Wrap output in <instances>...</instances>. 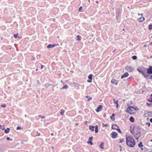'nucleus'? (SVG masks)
<instances>
[{"instance_id":"f257e3e1","label":"nucleus","mask_w":152,"mask_h":152,"mask_svg":"<svg viewBox=\"0 0 152 152\" xmlns=\"http://www.w3.org/2000/svg\"><path fill=\"white\" fill-rule=\"evenodd\" d=\"M126 143L127 145L130 147H133L135 144V142L132 137L126 135Z\"/></svg>"},{"instance_id":"f03ea898","label":"nucleus","mask_w":152,"mask_h":152,"mask_svg":"<svg viewBox=\"0 0 152 152\" xmlns=\"http://www.w3.org/2000/svg\"><path fill=\"white\" fill-rule=\"evenodd\" d=\"M141 133L140 131L137 132L136 134L134 135V136L136 139L138 140V139L141 137Z\"/></svg>"},{"instance_id":"7ed1b4c3","label":"nucleus","mask_w":152,"mask_h":152,"mask_svg":"<svg viewBox=\"0 0 152 152\" xmlns=\"http://www.w3.org/2000/svg\"><path fill=\"white\" fill-rule=\"evenodd\" d=\"M125 69L127 71L131 72L133 70L134 68L131 66H127L125 67Z\"/></svg>"},{"instance_id":"20e7f679","label":"nucleus","mask_w":152,"mask_h":152,"mask_svg":"<svg viewBox=\"0 0 152 152\" xmlns=\"http://www.w3.org/2000/svg\"><path fill=\"white\" fill-rule=\"evenodd\" d=\"M147 73L149 74H152V66H149L147 69Z\"/></svg>"},{"instance_id":"39448f33","label":"nucleus","mask_w":152,"mask_h":152,"mask_svg":"<svg viewBox=\"0 0 152 152\" xmlns=\"http://www.w3.org/2000/svg\"><path fill=\"white\" fill-rule=\"evenodd\" d=\"M112 137L113 138H115L117 135V133L114 132H112L111 134Z\"/></svg>"},{"instance_id":"423d86ee","label":"nucleus","mask_w":152,"mask_h":152,"mask_svg":"<svg viewBox=\"0 0 152 152\" xmlns=\"http://www.w3.org/2000/svg\"><path fill=\"white\" fill-rule=\"evenodd\" d=\"M132 106H129V107L127 108V110L126 111V112L128 113H129L130 114H131V113H130V112H132L133 111L132 110Z\"/></svg>"},{"instance_id":"0eeeda50","label":"nucleus","mask_w":152,"mask_h":152,"mask_svg":"<svg viewBox=\"0 0 152 152\" xmlns=\"http://www.w3.org/2000/svg\"><path fill=\"white\" fill-rule=\"evenodd\" d=\"M102 107V105H99L98 106V107L96 109V111L97 112H99L101 110V109Z\"/></svg>"},{"instance_id":"6e6552de","label":"nucleus","mask_w":152,"mask_h":152,"mask_svg":"<svg viewBox=\"0 0 152 152\" xmlns=\"http://www.w3.org/2000/svg\"><path fill=\"white\" fill-rule=\"evenodd\" d=\"M111 82L113 84H115V85H117L118 84V82L116 80L114 79H112L111 80Z\"/></svg>"},{"instance_id":"1a4fd4ad","label":"nucleus","mask_w":152,"mask_h":152,"mask_svg":"<svg viewBox=\"0 0 152 152\" xmlns=\"http://www.w3.org/2000/svg\"><path fill=\"white\" fill-rule=\"evenodd\" d=\"M129 75V74L127 72H126L123 75L121 76V78H124L127 77Z\"/></svg>"},{"instance_id":"9d476101","label":"nucleus","mask_w":152,"mask_h":152,"mask_svg":"<svg viewBox=\"0 0 152 152\" xmlns=\"http://www.w3.org/2000/svg\"><path fill=\"white\" fill-rule=\"evenodd\" d=\"M118 127V126L115 124H113L112 127V128L114 129H116Z\"/></svg>"},{"instance_id":"9b49d317","label":"nucleus","mask_w":152,"mask_h":152,"mask_svg":"<svg viewBox=\"0 0 152 152\" xmlns=\"http://www.w3.org/2000/svg\"><path fill=\"white\" fill-rule=\"evenodd\" d=\"M139 72L141 73L142 75L145 76V75L146 73L144 69H142L141 71H139Z\"/></svg>"},{"instance_id":"f8f14e48","label":"nucleus","mask_w":152,"mask_h":152,"mask_svg":"<svg viewBox=\"0 0 152 152\" xmlns=\"http://www.w3.org/2000/svg\"><path fill=\"white\" fill-rule=\"evenodd\" d=\"M113 100L114 101L113 102L114 103H115L116 104V107L117 108H118V100L117 101H116L115 99H113Z\"/></svg>"},{"instance_id":"ddd939ff","label":"nucleus","mask_w":152,"mask_h":152,"mask_svg":"<svg viewBox=\"0 0 152 152\" xmlns=\"http://www.w3.org/2000/svg\"><path fill=\"white\" fill-rule=\"evenodd\" d=\"M120 12H116V18L117 19H118L119 18V15H120Z\"/></svg>"},{"instance_id":"4468645a","label":"nucleus","mask_w":152,"mask_h":152,"mask_svg":"<svg viewBox=\"0 0 152 152\" xmlns=\"http://www.w3.org/2000/svg\"><path fill=\"white\" fill-rule=\"evenodd\" d=\"M104 143L103 142H102L100 145V147L102 149H103L104 148Z\"/></svg>"},{"instance_id":"2eb2a0df","label":"nucleus","mask_w":152,"mask_h":152,"mask_svg":"<svg viewBox=\"0 0 152 152\" xmlns=\"http://www.w3.org/2000/svg\"><path fill=\"white\" fill-rule=\"evenodd\" d=\"M94 128L95 127L93 126H89V129H90L92 131H94Z\"/></svg>"},{"instance_id":"dca6fc26","label":"nucleus","mask_w":152,"mask_h":152,"mask_svg":"<svg viewBox=\"0 0 152 152\" xmlns=\"http://www.w3.org/2000/svg\"><path fill=\"white\" fill-rule=\"evenodd\" d=\"M10 129L9 128H7L6 129H5L4 132L5 133H8L10 131Z\"/></svg>"},{"instance_id":"f3484780","label":"nucleus","mask_w":152,"mask_h":152,"mask_svg":"<svg viewBox=\"0 0 152 152\" xmlns=\"http://www.w3.org/2000/svg\"><path fill=\"white\" fill-rule=\"evenodd\" d=\"M129 120L131 122H133L134 121V119L133 117L131 116L129 118Z\"/></svg>"},{"instance_id":"a211bd4d","label":"nucleus","mask_w":152,"mask_h":152,"mask_svg":"<svg viewBox=\"0 0 152 152\" xmlns=\"http://www.w3.org/2000/svg\"><path fill=\"white\" fill-rule=\"evenodd\" d=\"M138 146L140 148H141L143 146V145H142V142H140L138 145Z\"/></svg>"},{"instance_id":"6ab92c4d","label":"nucleus","mask_w":152,"mask_h":152,"mask_svg":"<svg viewBox=\"0 0 152 152\" xmlns=\"http://www.w3.org/2000/svg\"><path fill=\"white\" fill-rule=\"evenodd\" d=\"M144 77L146 78V79H150V75H148V73L147 74H146L145 75V76Z\"/></svg>"},{"instance_id":"aec40b11","label":"nucleus","mask_w":152,"mask_h":152,"mask_svg":"<svg viewBox=\"0 0 152 152\" xmlns=\"http://www.w3.org/2000/svg\"><path fill=\"white\" fill-rule=\"evenodd\" d=\"M68 88V86L67 85H66L65 86H64L61 89H66Z\"/></svg>"},{"instance_id":"412c9836","label":"nucleus","mask_w":152,"mask_h":152,"mask_svg":"<svg viewBox=\"0 0 152 152\" xmlns=\"http://www.w3.org/2000/svg\"><path fill=\"white\" fill-rule=\"evenodd\" d=\"M95 131L96 133H97L98 132V126L97 125H96L95 126Z\"/></svg>"},{"instance_id":"4be33fe9","label":"nucleus","mask_w":152,"mask_h":152,"mask_svg":"<svg viewBox=\"0 0 152 152\" xmlns=\"http://www.w3.org/2000/svg\"><path fill=\"white\" fill-rule=\"evenodd\" d=\"M140 22H142L145 20V18L144 17H141L140 18Z\"/></svg>"},{"instance_id":"5701e85b","label":"nucleus","mask_w":152,"mask_h":152,"mask_svg":"<svg viewBox=\"0 0 152 152\" xmlns=\"http://www.w3.org/2000/svg\"><path fill=\"white\" fill-rule=\"evenodd\" d=\"M115 115L114 113H113L112 115H111L110 117V118L111 119L113 120H115V118H113V117H114Z\"/></svg>"},{"instance_id":"b1692460","label":"nucleus","mask_w":152,"mask_h":152,"mask_svg":"<svg viewBox=\"0 0 152 152\" xmlns=\"http://www.w3.org/2000/svg\"><path fill=\"white\" fill-rule=\"evenodd\" d=\"M92 75L90 74L88 76V78L89 80H91L92 79Z\"/></svg>"},{"instance_id":"393cba45","label":"nucleus","mask_w":152,"mask_h":152,"mask_svg":"<svg viewBox=\"0 0 152 152\" xmlns=\"http://www.w3.org/2000/svg\"><path fill=\"white\" fill-rule=\"evenodd\" d=\"M77 40L78 41H80L81 40V39H80V36L79 35H78L77 36Z\"/></svg>"},{"instance_id":"a878e982","label":"nucleus","mask_w":152,"mask_h":152,"mask_svg":"<svg viewBox=\"0 0 152 152\" xmlns=\"http://www.w3.org/2000/svg\"><path fill=\"white\" fill-rule=\"evenodd\" d=\"M124 141V140L123 138H122L121 139L119 140L118 141V142L119 143H121V142H123Z\"/></svg>"},{"instance_id":"bb28decb","label":"nucleus","mask_w":152,"mask_h":152,"mask_svg":"<svg viewBox=\"0 0 152 152\" xmlns=\"http://www.w3.org/2000/svg\"><path fill=\"white\" fill-rule=\"evenodd\" d=\"M116 130L118 131V132L119 133H121V134L122 133V132L121 131V130H120V129L118 128L117 129H116Z\"/></svg>"},{"instance_id":"cd10ccee","label":"nucleus","mask_w":152,"mask_h":152,"mask_svg":"<svg viewBox=\"0 0 152 152\" xmlns=\"http://www.w3.org/2000/svg\"><path fill=\"white\" fill-rule=\"evenodd\" d=\"M64 112H65V111L64 110H62L60 112V114L61 115H62L64 114Z\"/></svg>"},{"instance_id":"c85d7f7f","label":"nucleus","mask_w":152,"mask_h":152,"mask_svg":"<svg viewBox=\"0 0 152 152\" xmlns=\"http://www.w3.org/2000/svg\"><path fill=\"white\" fill-rule=\"evenodd\" d=\"M148 28L149 30H151L152 29V24L150 25L149 26Z\"/></svg>"},{"instance_id":"c756f323","label":"nucleus","mask_w":152,"mask_h":152,"mask_svg":"<svg viewBox=\"0 0 152 152\" xmlns=\"http://www.w3.org/2000/svg\"><path fill=\"white\" fill-rule=\"evenodd\" d=\"M132 58L134 60H136L137 58V57L136 56H134L132 57Z\"/></svg>"},{"instance_id":"7c9ffc66","label":"nucleus","mask_w":152,"mask_h":152,"mask_svg":"<svg viewBox=\"0 0 152 152\" xmlns=\"http://www.w3.org/2000/svg\"><path fill=\"white\" fill-rule=\"evenodd\" d=\"M18 35V34L17 33L16 34H14V37L15 38H17V36Z\"/></svg>"},{"instance_id":"2f4dec72","label":"nucleus","mask_w":152,"mask_h":152,"mask_svg":"<svg viewBox=\"0 0 152 152\" xmlns=\"http://www.w3.org/2000/svg\"><path fill=\"white\" fill-rule=\"evenodd\" d=\"M0 129H2V130H5V128L4 127H2V126L0 125Z\"/></svg>"},{"instance_id":"473e14b6","label":"nucleus","mask_w":152,"mask_h":152,"mask_svg":"<svg viewBox=\"0 0 152 152\" xmlns=\"http://www.w3.org/2000/svg\"><path fill=\"white\" fill-rule=\"evenodd\" d=\"M51 47H52V45L50 44L48 45L47 46V48H50Z\"/></svg>"},{"instance_id":"72a5a7b5","label":"nucleus","mask_w":152,"mask_h":152,"mask_svg":"<svg viewBox=\"0 0 152 152\" xmlns=\"http://www.w3.org/2000/svg\"><path fill=\"white\" fill-rule=\"evenodd\" d=\"M87 143H90L91 145H93V142H92V141H88Z\"/></svg>"},{"instance_id":"f704fd0d","label":"nucleus","mask_w":152,"mask_h":152,"mask_svg":"<svg viewBox=\"0 0 152 152\" xmlns=\"http://www.w3.org/2000/svg\"><path fill=\"white\" fill-rule=\"evenodd\" d=\"M45 87L46 88H47L48 87H49V85H48V84L47 83V84H46L45 86Z\"/></svg>"},{"instance_id":"c9c22d12","label":"nucleus","mask_w":152,"mask_h":152,"mask_svg":"<svg viewBox=\"0 0 152 152\" xmlns=\"http://www.w3.org/2000/svg\"><path fill=\"white\" fill-rule=\"evenodd\" d=\"M93 137L92 136L89 137V141H92V140H93Z\"/></svg>"},{"instance_id":"e433bc0d","label":"nucleus","mask_w":152,"mask_h":152,"mask_svg":"<svg viewBox=\"0 0 152 152\" xmlns=\"http://www.w3.org/2000/svg\"><path fill=\"white\" fill-rule=\"evenodd\" d=\"M148 101L149 102H152V99L151 98L150 99H148Z\"/></svg>"},{"instance_id":"4c0bfd02","label":"nucleus","mask_w":152,"mask_h":152,"mask_svg":"<svg viewBox=\"0 0 152 152\" xmlns=\"http://www.w3.org/2000/svg\"><path fill=\"white\" fill-rule=\"evenodd\" d=\"M137 70L139 72V71H141L142 69H141L140 68L138 67L137 68Z\"/></svg>"},{"instance_id":"58836bf2","label":"nucleus","mask_w":152,"mask_h":152,"mask_svg":"<svg viewBox=\"0 0 152 152\" xmlns=\"http://www.w3.org/2000/svg\"><path fill=\"white\" fill-rule=\"evenodd\" d=\"M91 99H92V97H90L89 98H88V99L87 100V101H88V102H89Z\"/></svg>"},{"instance_id":"ea45409f","label":"nucleus","mask_w":152,"mask_h":152,"mask_svg":"<svg viewBox=\"0 0 152 152\" xmlns=\"http://www.w3.org/2000/svg\"><path fill=\"white\" fill-rule=\"evenodd\" d=\"M102 125H104V126L105 127H108V125L107 124H104V123L102 124Z\"/></svg>"},{"instance_id":"a19ab883","label":"nucleus","mask_w":152,"mask_h":152,"mask_svg":"<svg viewBox=\"0 0 152 152\" xmlns=\"http://www.w3.org/2000/svg\"><path fill=\"white\" fill-rule=\"evenodd\" d=\"M1 106L3 107H5L6 106V105H5V104H1Z\"/></svg>"},{"instance_id":"79ce46f5","label":"nucleus","mask_w":152,"mask_h":152,"mask_svg":"<svg viewBox=\"0 0 152 152\" xmlns=\"http://www.w3.org/2000/svg\"><path fill=\"white\" fill-rule=\"evenodd\" d=\"M57 45L53 44V45H52V47L53 48V47H55V46H56Z\"/></svg>"},{"instance_id":"37998d69","label":"nucleus","mask_w":152,"mask_h":152,"mask_svg":"<svg viewBox=\"0 0 152 152\" xmlns=\"http://www.w3.org/2000/svg\"><path fill=\"white\" fill-rule=\"evenodd\" d=\"M146 124L148 125V126H149L151 124L149 122H147L146 123Z\"/></svg>"},{"instance_id":"c03bdc74","label":"nucleus","mask_w":152,"mask_h":152,"mask_svg":"<svg viewBox=\"0 0 152 152\" xmlns=\"http://www.w3.org/2000/svg\"><path fill=\"white\" fill-rule=\"evenodd\" d=\"M21 129V128L20 127V126H18L17 127V130H18V129Z\"/></svg>"},{"instance_id":"a18cd8bd","label":"nucleus","mask_w":152,"mask_h":152,"mask_svg":"<svg viewBox=\"0 0 152 152\" xmlns=\"http://www.w3.org/2000/svg\"><path fill=\"white\" fill-rule=\"evenodd\" d=\"M7 140H12V139H10L9 137H7Z\"/></svg>"},{"instance_id":"49530a36","label":"nucleus","mask_w":152,"mask_h":152,"mask_svg":"<svg viewBox=\"0 0 152 152\" xmlns=\"http://www.w3.org/2000/svg\"><path fill=\"white\" fill-rule=\"evenodd\" d=\"M37 84H38V85L39 86H40V81L38 80L37 81Z\"/></svg>"},{"instance_id":"de8ad7c7","label":"nucleus","mask_w":152,"mask_h":152,"mask_svg":"<svg viewBox=\"0 0 152 152\" xmlns=\"http://www.w3.org/2000/svg\"><path fill=\"white\" fill-rule=\"evenodd\" d=\"M87 82L88 83H90L92 82V80H87Z\"/></svg>"},{"instance_id":"09e8293b","label":"nucleus","mask_w":152,"mask_h":152,"mask_svg":"<svg viewBox=\"0 0 152 152\" xmlns=\"http://www.w3.org/2000/svg\"><path fill=\"white\" fill-rule=\"evenodd\" d=\"M82 7H80L79 9V10L80 11H81V10L82 9Z\"/></svg>"},{"instance_id":"8fccbe9b","label":"nucleus","mask_w":152,"mask_h":152,"mask_svg":"<svg viewBox=\"0 0 152 152\" xmlns=\"http://www.w3.org/2000/svg\"><path fill=\"white\" fill-rule=\"evenodd\" d=\"M147 105L148 106H150V105H152V104L151 103H150V104H149L148 103H147Z\"/></svg>"},{"instance_id":"3c124183","label":"nucleus","mask_w":152,"mask_h":152,"mask_svg":"<svg viewBox=\"0 0 152 152\" xmlns=\"http://www.w3.org/2000/svg\"><path fill=\"white\" fill-rule=\"evenodd\" d=\"M148 114L150 115L151 114V115H152V112H149L148 113Z\"/></svg>"},{"instance_id":"603ef678","label":"nucleus","mask_w":152,"mask_h":152,"mask_svg":"<svg viewBox=\"0 0 152 152\" xmlns=\"http://www.w3.org/2000/svg\"><path fill=\"white\" fill-rule=\"evenodd\" d=\"M130 79H131V77H129L127 78V80L129 81L130 80Z\"/></svg>"},{"instance_id":"864d4df0","label":"nucleus","mask_w":152,"mask_h":152,"mask_svg":"<svg viewBox=\"0 0 152 152\" xmlns=\"http://www.w3.org/2000/svg\"><path fill=\"white\" fill-rule=\"evenodd\" d=\"M35 58L34 57H32L31 58V60H34Z\"/></svg>"},{"instance_id":"5fc2aeb1","label":"nucleus","mask_w":152,"mask_h":152,"mask_svg":"<svg viewBox=\"0 0 152 152\" xmlns=\"http://www.w3.org/2000/svg\"><path fill=\"white\" fill-rule=\"evenodd\" d=\"M82 111H81V110H79V111H78V113H79V114H81L82 113Z\"/></svg>"},{"instance_id":"6e6d98bb","label":"nucleus","mask_w":152,"mask_h":152,"mask_svg":"<svg viewBox=\"0 0 152 152\" xmlns=\"http://www.w3.org/2000/svg\"><path fill=\"white\" fill-rule=\"evenodd\" d=\"M150 121L151 123H152V118H151L150 119Z\"/></svg>"},{"instance_id":"4d7b16f0","label":"nucleus","mask_w":152,"mask_h":152,"mask_svg":"<svg viewBox=\"0 0 152 152\" xmlns=\"http://www.w3.org/2000/svg\"><path fill=\"white\" fill-rule=\"evenodd\" d=\"M43 67H44V66L43 65H42L41 66V69H42L43 68Z\"/></svg>"},{"instance_id":"13d9d810","label":"nucleus","mask_w":152,"mask_h":152,"mask_svg":"<svg viewBox=\"0 0 152 152\" xmlns=\"http://www.w3.org/2000/svg\"><path fill=\"white\" fill-rule=\"evenodd\" d=\"M130 131H131V132L132 133V134H133L134 133L132 132V130L131 129H130Z\"/></svg>"},{"instance_id":"bf43d9fd","label":"nucleus","mask_w":152,"mask_h":152,"mask_svg":"<svg viewBox=\"0 0 152 152\" xmlns=\"http://www.w3.org/2000/svg\"><path fill=\"white\" fill-rule=\"evenodd\" d=\"M40 135V133H38V134L36 135V136H39Z\"/></svg>"},{"instance_id":"052dcab7","label":"nucleus","mask_w":152,"mask_h":152,"mask_svg":"<svg viewBox=\"0 0 152 152\" xmlns=\"http://www.w3.org/2000/svg\"><path fill=\"white\" fill-rule=\"evenodd\" d=\"M150 79H152V75H150Z\"/></svg>"},{"instance_id":"680f3d73","label":"nucleus","mask_w":152,"mask_h":152,"mask_svg":"<svg viewBox=\"0 0 152 152\" xmlns=\"http://www.w3.org/2000/svg\"><path fill=\"white\" fill-rule=\"evenodd\" d=\"M144 47H147V45H146V44L144 45Z\"/></svg>"},{"instance_id":"e2e57ef3","label":"nucleus","mask_w":152,"mask_h":152,"mask_svg":"<svg viewBox=\"0 0 152 152\" xmlns=\"http://www.w3.org/2000/svg\"><path fill=\"white\" fill-rule=\"evenodd\" d=\"M88 122L87 121H85V124H87Z\"/></svg>"},{"instance_id":"0e129e2a","label":"nucleus","mask_w":152,"mask_h":152,"mask_svg":"<svg viewBox=\"0 0 152 152\" xmlns=\"http://www.w3.org/2000/svg\"><path fill=\"white\" fill-rule=\"evenodd\" d=\"M45 118V116H42L41 118L42 119Z\"/></svg>"},{"instance_id":"69168bd1","label":"nucleus","mask_w":152,"mask_h":152,"mask_svg":"<svg viewBox=\"0 0 152 152\" xmlns=\"http://www.w3.org/2000/svg\"><path fill=\"white\" fill-rule=\"evenodd\" d=\"M132 106V109H134L135 110V108H134V107H133V106Z\"/></svg>"},{"instance_id":"338daca9","label":"nucleus","mask_w":152,"mask_h":152,"mask_svg":"<svg viewBox=\"0 0 152 152\" xmlns=\"http://www.w3.org/2000/svg\"><path fill=\"white\" fill-rule=\"evenodd\" d=\"M151 98L152 99V94H151L150 95Z\"/></svg>"},{"instance_id":"774afa93","label":"nucleus","mask_w":152,"mask_h":152,"mask_svg":"<svg viewBox=\"0 0 152 152\" xmlns=\"http://www.w3.org/2000/svg\"><path fill=\"white\" fill-rule=\"evenodd\" d=\"M48 84V85H49V86H51L52 85V84Z\"/></svg>"}]
</instances>
